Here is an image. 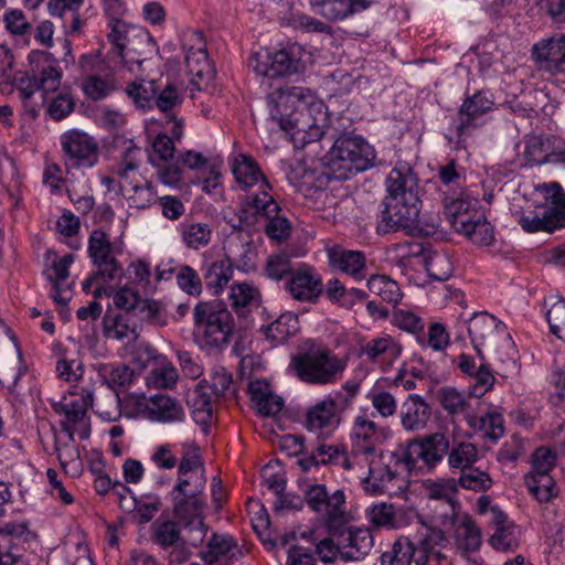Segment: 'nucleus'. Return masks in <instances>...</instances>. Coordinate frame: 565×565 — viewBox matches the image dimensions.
Instances as JSON below:
<instances>
[{"instance_id":"nucleus-1","label":"nucleus","mask_w":565,"mask_h":565,"mask_svg":"<svg viewBox=\"0 0 565 565\" xmlns=\"http://www.w3.org/2000/svg\"><path fill=\"white\" fill-rule=\"evenodd\" d=\"M205 469L200 448L194 443L181 444L177 483L171 490L172 512L189 530L192 545L203 543L207 526L203 522L205 509Z\"/></svg>"},{"instance_id":"nucleus-2","label":"nucleus","mask_w":565,"mask_h":565,"mask_svg":"<svg viewBox=\"0 0 565 565\" xmlns=\"http://www.w3.org/2000/svg\"><path fill=\"white\" fill-rule=\"evenodd\" d=\"M270 117L301 145L320 140L324 135L327 111L322 102L302 87H280L273 92Z\"/></svg>"},{"instance_id":"nucleus-3","label":"nucleus","mask_w":565,"mask_h":565,"mask_svg":"<svg viewBox=\"0 0 565 565\" xmlns=\"http://www.w3.org/2000/svg\"><path fill=\"white\" fill-rule=\"evenodd\" d=\"M193 338L196 345L209 354L221 353L228 347L235 322L224 303L200 301L193 310Z\"/></svg>"},{"instance_id":"nucleus-4","label":"nucleus","mask_w":565,"mask_h":565,"mask_svg":"<svg viewBox=\"0 0 565 565\" xmlns=\"http://www.w3.org/2000/svg\"><path fill=\"white\" fill-rule=\"evenodd\" d=\"M375 151L360 135L341 134L333 142L324 162V174L332 180H349L373 167Z\"/></svg>"},{"instance_id":"nucleus-5","label":"nucleus","mask_w":565,"mask_h":565,"mask_svg":"<svg viewBox=\"0 0 565 565\" xmlns=\"http://www.w3.org/2000/svg\"><path fill=\"white\" fill-rule=\"evenodd\" d=\"M366 461L369 475L362 481L366 492L396 494L407 488V476L413 465L404 446L394 451H380Z\"/></svg>"},{"instance_id":"nucleus-6","label":"nucleus","mask_w":565,"mask_h":565,"mask_svg":"<svg viewBox=\"0 0 565 565\" xmlns=\"http://www.w3.org/2000/svg\"><path fill=\"white\" fill-rule=\"evenodd\" d=\"M290 366L297 377L311 385H328L341 377L345 361L322 344L310 343L291 358Z\"/></svg>"},{"instance_id":"nucleus-7","label":"nucleus","mask_w":565,"mask_h":565,"mask_svg":"<svg viewBox=\"0 0 565 565\" xmlns=\"http://www.w3.org/2000/svg\"><path fill=\"white\" fill-rule=\"evenodd\" d=\"M231 170L238 188L247 193L246 206H262V210L269 212L276 209V201L270 194L273 188L255 159L237 154L232 161Z\"/></svg>"},{"instance_id":"nucleus-8","label":"nucleus","mask_w":565,"mask_h":565,"mask_svg":"<svg viewBox=\"0 0 565 565\" xmlns=\"http://www.w3.org/2000/svg\"><path fill=\"white\" fill-rule=\"evenodd\" d=\"M420 204L419 198L385 196L380 205L376 232L388 234L414 228L419 217Z\"/></svg>"},{"instance_id":"nucleus-9","label":"nucleus","mask_w":565,"mask_h":565,"mask_svg":"<svg viewBox=\"0 0 565 565\" xmlns=\"http://www.w3.org/2000/svg\"><path fill=\"white\" fill-rule=\"evenodd\" d=\"M345 523L334 522L327 527L328 532L340 541V559L342 562H362L374 546V536L369 527L344 526Z\"/></svg>"},{"instance_id":"nucleus-10","label":"nucleus","mask_w":565,"mask_h":565,"mask_svg":"<svg viewBox=\"0 0 565 565\" xmlns=\"http://www.w3.org/2000/svg\"><path fill=\"white\" fill-rule=\"evenodd\" d=\"M248 66L257 75L270 78L297 74L301 68L299 47L291 45L275 53L256 52L252 55Z\"/></svg>"},{"instance_id":"nucleus-11","label":"nucleus","mask_w":565,"mask_h":565,"mask_svg":"<svg viewBox=\"0 0 565 565\" xmlns=\"http://www.w3.org/2000/svg\"><path fill=\"white\" fill-rule=\"evenodd\" d=\"M492 107L493 100L487 92L478 90L472 96H468L449 128V142L454 143L457 149L465 148L466 136L477 126V118L490 111Z\"/></svg>"},{"instance_id":"nucleus-12","label":"nucleus","mask_w":565,"mask_h":565,"mask_svg":"<svg viewBox=\"0 0 565 565\" xmlns=\"http://www.w3.org/2000/svg\"><path fill=\"white\" fill-rule=\"evenodd\" d=\"M87 253L97 267V275L103 277V282L107 284L121 277L122 267L116 259V256L121 254V248L110 242L107 233L94 230L88 238Z\"/></svg>"},{"instance_id":"nucleus-13","label":"nucleus","mask_w":565,"mask_h":565,"mask_svg":"<svg viewBox=\"0 0 565 565\" xmlns=\"http://www.w3.org/2000/svg\"><path fill=\"white\" fill-rule=\"evenodd\" d=\"M61 146L66 168H93L99 158L98 143L94 137L81 130H70L61 136Z\"/></svg>"},{"instance_id":"nucleus-14","label":"nucleus","mask_w":565,"mask_h":565,"mask_svg":"<svg viewBox=\"0 0 565 565\" xmlns=\"http://www.w3.org/2000/svg\"><path fill=\"white\" fill-rule=\"evenodd\" d=\"M439 519L444 531H452V537L457 547L465 554L477 552L481 546V531L471 515L459 510L449 509L436 516Z\"/></svg>"},{"instance_id":"nucleus-15","label":"nucleus","mask_w":565,"mask_h":565,"mask_svg":"<svg viewBox=\"0 0 565 565\" xmlns=\"http://www.w3.org/2000/svg\"><path fill=\"white\" fill-rule=\"evenodd\" d=\"M303 500L312 511L324 516L327 527L334 522L349 521L342 490L329 494L324 484L315 483L305 490Z\"/></svg>"},{"instance_id":"nucleus-16","label":"nucleus","mask_w":565,"mask_h":565,"mask_svg":"<svg viewBox=\"0 0 565 565\" xmlns=\"http://www.w3.org/2000/svg\"><path fill=\"white\" fill-rule=\"evenodd\" d=\"M386 439L385 428L377 425L366 414L358 415L350 433L351 454L369 460Z\"/></svg>"},{"instance_id":"nucleus-17","label":"nucleus","mask_w":565,"mask_h":565,"mask_svg":"<svg viewBox=\"0 0 565 565\" xmlns=\"http://www.w3.org/2000/svg\"><path fill=\"white\" fill-rule=\"evenodd\" d=\"M93 401V393L85 391L76 399L54 405V411L65 416V419L61 422V426L62 430L68 435L71 440H74L75 433H77L83 440L89 437L90 428L86 414L88 408L92 407Z\"/></svg>"},{"instance_id":"nucleus-18","label":"nucleus","mask_w":565,"mask_h":565,"mask_svg":"<svg viewBox=\"0 0 565 565\" xmlns=\"http://www.w3.org/2000/svg\"><path fill=\"white\" fill-rule=\"evenodd\" d=\"M449 445V439L445 434L434 433L411 439L404 447L409 458H412L413 468L418 459H420L425 466L434 468L447 456Z\"/></svg>"},{"instance_id":"nucleus-19","label":"nucleus","mask_w":565,"mask_h":565,"mask_svg":"<svg viewBox=\"0 0 565 565\" xmlns=\"http://www.w3.org/2000/svg\"><path fill=\"white\" fill-rule=\"evenodd\" d=\"M462 205L463 202L461 201L454 203L456 212L452 214V226L475 244L491 245L494 241L493 226L481 212H475L473 214L461 212Z\"/></svg>"},{"instance_id":"nucleus-20","label":"nucleus","mask_w":565,"mask_h":565,"mask_svg":"<svg viewBox=\"0 0 565 565\" xmlns=\"http://www.w3.org/2000/svg\"><path fill=\"white\" fill-rule=\"evenodd\" d=\"M416 521L419 526L414 535L411 536V543L414 548V564L431 565L433 553L437 548L446 547L449 540L443 529L424 522L420 516Z\"/></svg>"},{"instance_id":"nucleus-21","label":"nucleus","mask_w":565,"mask_h":565,"mask_svg":"<svg viewBox=\"0 0 565 565\" xmlns=\"http://www.w3.org/2000/svg\"><path fill=\"white\" fill-rule=\"evenodd\" d=\"M531 56L539 70L551 74L565 73V35L551 36L536 42Z\"/></svg>"},{"instance_id":"nucleus-22","label":"nucleus","mask_w":565,"mask_h":565,"mask_svg":"<svg viewBox=\"0 0 565 565\" xmlns=\"http://www.w3.org/2000/svg\"><path fill=\"white\" fill-rule=\"evenodd\" d=\"M504 324L487 312L473 315L468 323L471 342L481 360H483L481 349H493L498 339L504 335Z\"/></svg>"},{"instance_id":"nucleus-23","label":"nucleus","mask_w":565,"mask_h":565,"mask_svg":"<svg viewBox=\"0 0 565 565\" xmlns=\"http://www.w3.org/2000/svg\"><path fill=\"white\" fill-rule=\"evenodd\" d=\"M365 518L375 529L398 530L419 520V514L414 509H398L387 503L372 504L365 510Z\"/></svg>"},{"instance_id":"nucleus-24","label":"nucleus","mask_w":565,"mask_h":565,"mask_svg":"<svg viewBox=\"0 0 565 565\" xmlns=\"http://www.w3.org/2000/svg\"><path fill=\"white\" fill-rule=\"evenodd\" d=\"M286 290L298 301L315 302L323 291V284L313 268L303 266L291 274Z\"/></svg>"},{"instance_id":"nucleus-25","label":"nucleus","mask_w":565,"mask_h":565,"mask_svg":"<svg viewBox=\"0 0 565 565\" xmlns=\"http://www.w3.org/2000/svg\"><path fill=\"white\" fill-rule=\"evenodd\" d=\"M375 0H309L311 10L330 22H339L367 10Z\"/></svg>"},{"instance_id":"nucleus-26","label":"nucleus","mask_w":565,"mask_h":565,"mask_svg":"<svg viewBox=\"0 0 565 565\" xmlns=\"http://www.w3.org/2000/svg\"><path fill=\"white\" fill-rule=\"evenodd\" d=\"M402 352V344L388 334L373 338L361 348V354L383 370L391 367L401 358Z\"/></svg>"},{"instance_id":"nucleus-27","label":"nucleus","mask_w":565,"mask_h":565,"mask_svg":"<svg viewBox=\"0 0 565 565\" xmlns=\"http://www.w3.org/2000/svg\"><path fill=\"white\" fill-rule=\"evenodd\" d=\"M430 416L429 404L418 394H409L399 407L401 425L409 433L425 429Z\"/></svg>"},{"instance_id":"nucleus-28","label":"nucleus","mask_w":565,"mask_h":565,"mask_svg":"<svg viewBox=\"0 0 565 565\" xmlns=\"http://www.w3.org/2000/svg\"><path fill=\"white\" fill-rule=\"evenodd\" d=\"M385 196L419 198L418 178L406 163H399L387 174Z\"/></svg>"},{"instance_id":"nucleus-29","label":"nucleus","mask_w":565,"mask_h":565,"mask_svg":"<svg viewBox=\"0 0 565 565\" xmlns=\"http://www.w3.org/2000/svg\"><path fill=\"white\" fill-rule=\"evenodd\" d=\"M331 267L360 281L366 277V258L363 252L335 246L328 250Z\"/></svg>"},{"instance_id":"nucleus-30","label":"nucleus","mask_w":565,"mask_h":565,"mask_svg":"<svg viewBox=\"0 0 565 565\" xmlns=\"http://www.w3.org/2000/svg\"><path fill=\"white\" fill-rule=\"evenodd\" d=\"M103 335L129 344L138 339L139 332L131 315L109 310L103 317Z\"/></svg>"},{"instance_id":"nucleus-31","label":"nucleus","mask_w":565,"mask_h":565,"mask_svg":"<svg viewBox=\"0 0 565 565\" xmlns=\"http://www.w3.org/2000/svg\"><path fill=\"white\" fill-rule=\"evenodd\" d=\"M339 411L338 401L329 396L307 411L306 427L311 431L337 427L340 422Z\"/></svg>"},{"instance_id":"nucleus-32","label":"nucleus","mask_w":565,"mask_h":565,"mask_svg":"<svg viewBox=\"0 0 565 565\" xmlns=\"http://www.w3.org/2000/svg\"><path fill=\"white\" fill-rule=\"evenodd\" d=\"M85 0H49V12L54 18H60L64 22V29L67 34H78L82 30L84 21L79 17V9L84 6Z\"/></svg>"},{"instance_id":"nucleus-33","label":"nucleus","mask_w":565,"mask_h":565,"mask_svg":"<svg viewBox=\"0 0 565 565\" xmlns=\"http://www.w3.org/2000/svg\"><path fill=\"white\" fill-rule=\"evenodd\" d=\"M190 40L194 45L184 49V61L186 70L190 74L196 77H202L210 71V62L205 51V43L201 31H193L190 34Z\"/></svg>"},{"instance_id":"nucleus-34","label":"nucleus","mask_w":565,"mask_h":565,"mask_svg":"<svg viewBox=\"0 0 565 565\" xmlns=\"http://www.w3.org/2000/svg\"><path fill=\"white\" fill-rule=\"evenodd\" d=\"M148 412L152 419L163 423L182 422L184 418V411L181 404L163 394H156L150 397L148 405Z\"/></svg>"},{"instance_id":"nucleus-35","label":"nucleus","mask_w":565,"mask_h":565,"mask_svg":"<svg viewBox=\"0 0 565 565\" xmlns=\"http://www.w3.org/2000/svg\"><path fill=\"white\" fill-rule=\"evenodd\" d=\"M22 533V530L17 532V526L11 524L0 531V565H29L19 546V535Z\"/></svg>"},{"instance_id":"nucleus-36","label":"nucleus","mask_w":565,"mask_h":565,"mask_svg":"<svg viewBox=\"0 0 565 565\" xmlns=\"http://www.w3.org/2000/svg\"><path fill=\"white\" fill-rule=\"evenodd\" d=\"M233 262L225 256L206 265L203 269V277L206 288L214 295H218L233 277Z\"/></svg>"},{"instance_id":"nucleus-37","label":"nucleus","mask_w":565,"mask_h":565,"mask_svg":"<svg viewBox=\"0 0 565 565\" xmlns=\"http://www.w3.org/2000/svg\"><path fill=\"white\" fill-rule=\"evenodd\" d=\"M289 182L298 188L299 191L321 189L332 179H328L324 169L318 172L316 169L307 167L303 162H296L290 167L287 174Z\"/></svg>"},{"instance_id":"nucleus-38","label":"nucleus","mask_w":565,"mask_h":565,"mask_svg":"<svg viewBox=\"0 0 565 565\" xmlns=\"http://www.w3.org/2000/svg\"><path fill=\"white\" fill-rule=\"evenodd\" d=\"M180 523L184 526V524L179 519L177 522L169 520L163 514H161L150 526V536L152 542L163 550L181 543L182 537Z\"/></svg>"},{"instance_id":"nucleus-39","label":"nucleus","mask_w":565,"mask_h":565,"mask_svg":"<svg viewBox=\"0 0 565 565\" xmlns=\"http://www.w3.org/2000/svg\"><path fill=\"white\" fill-rule=\"evenodd\" d=\"M439 402L448 414L462 415L466 420H468V417L473 413L472 402L479 403L473 395H466L451 386H446L440 390Z\"/></svg>"},{"instance_id":"nucleus-40","label":"nucleus","mask_w":565,"mask_h":565,"mask_svg":"<svg viewBox=\"0 0 565 565\" xmlns=\"http://www.w3.org/2000/svg\"><path fill=\"white\" fill-rule=\"evenodd\" d=\"M178 232L183 245L192 250L206 247L212 239V228L207 223L184 221L179 224Z\"/></svg>"},{"instance_id":"nucleus-41","label":"nucleus","mask_w":565,"mask_h":565,"mask_svg":"<svg viewBox=\"0 0 565 565\" xmlns=\"http://www.w3.org/2000/svg\"><path fill=\"white\" fill-rule=\"evenodd\" d=\"M468 425L492 443H497L505 431L504 418L498 412H488L484 415L472 413L467 420Z\"/></svg>"},{"instance_id":"nucleus-42","label":"nucleus","mask_w":565,"mask_h":565,"mask_svg":"<svg viewBox=\"0 0 565 565\" xmlns=\"http://www.w3.org/2000/svg\"><path fill=\"white\" fill-rule=\"evenodd\" d=\"M519 224L527 233L539 231L553 232L565 226L562 217L557 216V214H551L545 207L521 215Z\"/></svg>"},{"instance_id":"nucleus-43","label":"nucleus","mask_w":565,"mask_h":565,"mask_svg":"<svg viewBox=\"0 0 565 565\" xmlns=\"http://www.w3.org/2000/svg\"><path fill=\"white\" fill-rule=\"evenodd\" d=\"M479 459L478 448L469 441H454L449 445L447 462L451 471H463L473 466Z\"/></svg>"},{"instance_id":"nucleus-44","label":"nucleus","mask_w":565,"mask_h":565,"mask_svg":"<svg viewBox=\"0 0 565 565\" xmlns=\"http://www.w3.org/2000/svg\"><path fill=\"white\" fill-rule=\"evenodd\" d=\"M102 382L113 391L125 388L134 381L135 372L124 363H103L97 369Z\"/></svg>"},{"instance_id":"nucleus-45","label":"nucleus","mask_w":565,"mask_h":565,"mask_svg":"<svg viewBox=\"0 0 565 565\" xmlns=\"http://www.w3.org/2000/svg\"><path fill=\"white\" fill-rule=\"evenodd\" d=\"M298 330V317L292 312H285L267 326H262L264 335L276 343H282Z\"/></svg>"},{"instance_id":"nucleus-46","label":"nucleus","mask_w":565,"mask_h":565,"mask_svg":"<svg viewBox=\"0 0 565 565\" xmlns=\"http://www.w3.org/2000/svg\"><path fill=\"white\" fill-rule=\"evenodd\" d=\"M414 548L411 535H399L380 556V565H412Z\"/></svg>"},{"instance_id":"nucleus-47","label":"nucleus","mask_w":565,"mask_h":565,"mask_svg":"<svg viewBox=\"0 0 565 565\" xmlns=\"http://www.w3.org/2000/svg\"><path fill=\"white\" fill-rule=\"evenodd\" d=\"M422 253L424 255L426 271L430 278L444 281L451 277L454 266L447 253L426 250L424 248H422Z\"/></svg>"},{"instance_id":"nucleus-48","label":"nucleus","mask_w":565,"mask_h":565,"mask_svg":"<svg viewBox=\"0 0 565 565\" xmlns=\"http://www.w3.org/2000/svg\"><path fill=\"white\" fill-rule=\"evenodd\" d=\"M258 215L264 216L267 220L265 225L266 234L274 239H285L290 235L291 226L289 221L279 214L280 207L276 202V209L273 212L262 210V206L252 207Z\"/></svg>"},{"instance_id":"nucleus-49","label":"nucleus","mask_w":565,"mask_h":565,"mask_svg":"<svg viewBox=\"0 0 565 565\" xmlns=\"http://www.w3.org/2000/svg\"><path fill=\"white\" fill-rule=\"evenodd\" d=\"M367 288L373 295L394 306L402 299V292L397 282L385 275H373L367 280Z\"/></svg>"},{"instance_id":"nucleus-50","label":"nucleus","mask_w":565,"mask_h":565,"mask_svg":"<svg viewBox=\"0 0 565 565\" xmlns=\"http://www.w3.org/2000/svg\"><path fill=\"white\" fill-rule=\"evenodd\" d=\"M524 483L530 493L541 503L548 502L558 494L556 482L548 473L525 476Z\"/></svg>"},{"instance_id":"nucleus-51","label":"nucleus","mask_w":565,"mask_h":565,"mask_svg":"<svg viewBox=\"0 0 565 565\" xmlns=\"http://www.w3.org/2000/svg\"><path fill=\"white\" fill-rule=\"evenodd\" d=\"M536 190L542 193L545 203L542 207L550 211L551 214H557L565 223V193L557 182L543 183L536 186Z\"/></svg>"},{"instance_id":"nucleus-52","label":"nucleus","mask_w":565,"mask_h":565,"mask_svg":"<svg viewBox=\"0 0 565 565\" xmlns=\"http://www.w3.org/2000/svg\"><path fill=\"white\" fill-rule=\"evenodd\" d=\"M127 95L141 109H150L154 105L158 88L154 81H140L129 84Z\"/></svg>"},{"instance_id":"nucleus-53","label":"nucleus","mask_w":565,"mask_h":565,"mask_svg":"<svg viewBox=\"0 0 565 565\" xmlns=\"http://www.w3.org/2000/svg\"><path fill=\"white\" fill-rule=\"evenodd\" d=\"M426 490L430 500L446 504L445 512H449L450 508L458 510V503L456 502L457 482L455 479L430 483Z\"/></svg>"},{"instance_id":"nucleus-54","label":"nucleus","mask_w":565,"mask_h":565,"mask_svg":"<svg viewBox=\"0 0 565 565\" xmlns=\"http://www.w3.org/2000/svg\"><path fill=\"white\" fill-rule=\"evenodd\" d=\"M416 342L422 348H429L434 351H444L449 342V333L446 330V327L440 322H434L428 327V331L425 332V328L422 331V334L418 335Z\"/></svg>"},{"instance_id":"nucleus-55","label":"nucleus","mask_w":565,"mask_h":565,"mask_svg":"<svg viewBox=\"0 0 565 565\" xmlns=\"http://www.w3.org/2000/svg\"><path fill=\"white\" fill-rule=\"evenodd\" d=\"M259 298V290L250 284L239 282L231 287L230 300L236 310L257 305Z\"/></svg>"},{"instance_id":"nucleus-56","label":"nucleus","mask_w":565,"mask_h":565,"mask_svg":"<svg viewBox=\"0 0 565 565\" xmlns=\"http://www.w3.org/2000/svg\"><path fill=\"white\" fill-rule=\"evenodd\" d=\"M175 146L173 139L166 134L158 135L152 142V150L148 154V161L152 167H159L173 159Z\"/></svg>"},{"instance_id":"nucleus-57","label":"nucleus","mask_w":565,"mask_h":565,"mask_svg":"<svg viewBox=\"0 0 565 565\" xmlns=\"http://www.w3.org/2000/svg\"><path fill=\"white\" fill-rule=\"evenodd\" d=\"M524 157L531 166L548 163V145L545 136H531L526 139Z\"/></svg>"},{"instance_id":"nucleus-58","label":"nucleus","mask_w":565,"mask_h":565,"mask_svg":"<svg viewBox=\"0 0 565 565\" xmlns=\"http://www.w3.org/2000/svg\"><path fill=\"white\" fill-rule=\"evenodd\" d=\"M175 279L179 288L189 296L199 297L202 294V280L191 266L181 265L175 273Z\"/></svg>"},{"instance_id":"nucleus-59","label":"nucleus","mask_w":565,"mask_h":565,"mask_svg":"<svg viewBox=\"0 0 565 565\" xmlns=\"http://www.w3.org/2000/svg\"><path fill=\"white\" fill-rule=\"evenodd\" d=\"M192 417L201 426H207L213 420V406L206 393L194 391L191 398Z\"/></svg>"},{"instance_id":"nucleus-60","label":"nucleus","mask_w":565,"mask_h":565,"mask_svg":"<svg viewBox=\"0 0 565 565\" xmlns=\"http://www.w3.org/2000/svg\"><path fill=\"white\" fill-rule=\"evenodd\" d=\"M456 482L462 488L473 491H487L493 483L491 477L487 472L478 468H473V466L461 471V475Z\"/></svg>"},{"instance_id":"nucleus-61","label":"nucleus","mask_w":565,"mask_h":565,"mask_svg":"<svg viewBox=\"0 0 565 565\" xmlns=\"http://www.w3.org/2000/svg\"><path fill=\"white\" fill-rule=\"evenodd\" d=\"M137 311L142 321L154 327H164L168 323L164 307L156 300L142 299Z\"/></svg>"},{"instance_id":"nucleus-62","label":"nucleus","mask_w":565,"mask_h":565,"mask_svg":"<svg viewBox=\"0 0 565 565\" xmlns=\"http://www.w3.org/2000/svg\"><path fill=\"white\" fill-rule=\"evenodd\" d=\"M392 322L398 329L408 332L415 337V340L422 334L425 323L420 317L405 309H397L393 312Z\"/></svg>"},{"instance_id":"nucleus-63","label":"nucleus","mask_w":565,"mask_h":565,"mask_svg":"<svg viewBox=\"0 0 565 565\" xmlns=\"http://www.w3.org/2000/svg\"><path fill=\"white\" fill-rule=\"evenodd\" d=\"M265 273L268 278L281 280L294 273L291 269L290 256L286 253H276L267 258Z\"/></svg>"},{"instance_id":"nucleus-64","label":"nucleus","mask_w":565,"mask_h":565,"mask_svg":"<svg viewBox=\"0 0 565 565\" xmlns=\"http://www.w3.org/2000/svg\"><path fill=\"white\" fill-rule=\"evenodd\" d=\"M550 330L565 341V299L555 301L546 312Z\"/></svg>"}]
</instances>
